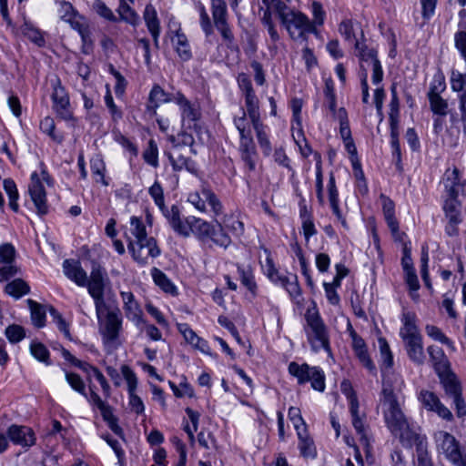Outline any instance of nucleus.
Here are the masks:
<instances>
[{"label":"nucleus","instance_id":"f257e3e1","mask_svg":"<svg viewBox=\"0 0 466 466\" xmlns=\"http://www.w3.org/2000/svg\"><path fill=\"white\" fill-rule=\"evenodd\" d=\"M385 422L390 432L400 439L409 433V422L403 414L395 394L392 392L390 380L384 382L380 403Z\"/></svg>","mask_w":466,"mask_h":466},{"label":"nucleus","instance_id":"f03ea898","mask_svg":"<svg viewBox=\"0 0 466 466\" xmlns=\"http://www.w3.org/2000/svg\"><path fill=\"white\" fill-rule=\"evenodd\" d=\"M305 319L304 330L312 350H324L330 353L328 329L321 319L316 306L307 309Z\"/></svg>","mask_w":466,"mask_h":466},{"label":"nucleus","instance_id":"7ed1b4c3","mask_svg":"<svg viewBox=\"0 0 466 466\" xmlns=\"http://www.w3.org/2000/svg\"><path fill=\"white\" fill-rule=\"evenodd\" d=\"M436 450L454 466H466V453L462 451L460 441L445 431H438L433 434Z\"/></svg>","mask_w":466,"mask_h":466},{"label":"nucleus","instance_id":"20e7f679","mask_svg":"<svg viewBox=\"0 0 466 466\" xmlns=\"http://www.w3.org/2000/svg\"><path fill=\"white\" fill-rule=\"evenodd\" d=\"M109 283L106 271L97 263H93L89 279L86 277V282L84 287L87 288L88 293L95 301L96 316L104 312L106 306L104 299V293L106 285Z\"/></svg>","mask_w":466,"mask_h":466},{"label":"nucleus","instance_id":"39448f33","mask_svg":"<svg viewBox=\"0 0 466 466\" xmlns=\"http://www.w3.org/2000/svg\"><path fill=\"white\" fill-rule=\"evenodd\" d=\"M60 18L76 30L83 41V49L88 53L92 46L87 22L79 15L68 2L60 3Z\"/></svg>","mask_w":466,"mask_h":466},{"label":"nucleus","instance_id":"423d86ee","mask_svg":"<svg viewBox=\"0 0 466 466\" xmlns=\"http://www.w3.org/2000/svg\"><path fill=\"white\" fill-rule=\"evenodd\" d=\"M282 25L295 40L306 39L309 33H316V28L309 17L299 11L289 10L282 15Z\"/></svg>","mask_w":466,"mask_h":466},{"label":"nucleus","instance_id":"0eeeda50","mask_svg":"<svg viewBox=\"0 0 466 466\" xmlns=\"http://www.w3.org/2000/svg\"><path fill=\"white\" fill-rule=\"evenodd\" d=\"M289 371L297 378L299 384L311 381V386L314 390L319 391L325 390V376L320 369L310 367L306 363L299 365L296 362H291L289 365Z\"/></svg>","mask_w":466,"mask_h":466},{"label":"nucleus","instance_id":"6e6552de","mask_svg":"<svg viewBox=\"0 0 466 466\" xmlns=\"http://www.w3.org/2000/svg\"><path fill=\"white\" fill-rule=\"evenodd\" d=\"M99 323V332L103 341L106 345H115L122 329V317L118 309L107 311L103 318V312L100 317L97 316Z\"/></svg>","mask_w":466,"mask_h":466},{"label":"nucleus","instance_id":"1a4fd4ad","mask_svg":"<svg viewBox=\"0 0 466 466\" xmlns=\"http://www.w3.org/2000/svg\"><path fill=\"white\" fill-rule=\"evenodd\" d=\"M125 237L127 240V248L130 251L132 258L137 263L145 265L147 263L149 258H156L159 256L160 249L157 245L154 238L148 237L143 241H132V238L125 232Z\"/></svg>","mask_w":466,"mask_h":466},{"label":"nucleus","instance_id":"9d476101","mask_svg":"<svg viewBox=\"0 0 466 466\" xmlns=\"http://www.w3.org/2000/svg\"><path fill=\"white\" fill-rule=\"evenodd\" d=\"M42 181L48 183V175L45 170L38 174L36 171L31 174V182L28 192L39 215H46L48 211L46 191Z\"/></svg>","mask_w":466,"mask_h":466},{"label":"nucleus","instance_id":"9b49d317","mask_svg":"<svg viewBox=\"0 0 466 466\" xmlns=\"http://www.w3.org/2000/svg\"><path fill=\"white\" fill-rule=\"evenodd\" d=\"M212 18L216 28L220 32L223 39L231 44L234 35L228 23V8L224 0H210Z\"/></svg>","mask_w":466,"mask_h":466},{"label":"nucleus","instance_id":"f8f14e48","mask_svg":"<svg viewBox=\"0 0 466 466\" xmlns=\"http://www.w3.org/2000/svg\"><path fill=\"white\" fill-rule=\"evenodd\" d=\"M187 200L200 211H205L206 202H208L215 215L222 212V205L217 196L207 187L188 195Z\"/></svg>","mask_w":466,"mask_h":466},{"label":"nucleus","instance_id":"ddd939ff","mask_svg":"<svg viewBox=\"0 0 466 466\" xmlns=\"http://www.w3.org/2000/svg\"><path fill=\"white\" fill-rule=\"evenodd\" d=\"M418 399L427 410L435 412L440 418L447 421L453 420L451 411L441 403V400L434 392L422 390L420 391Z\"/></svg>","mask_w":466,"mask_h":466},{"label":"nucleus","instance_id":"4468645a","mask_svg":"<svg viewBox=\"0 0 466 466\" xmlns=\"http://www.w3.org/2000/svg\"><path fill=\"white\" fill-rule=\"evenodd\" d=\"M445 89V84L441 79L435 80L428 93V98L431 111L438 116H444L447 115L448 103L441 96V93Z\"/></svg>","mask_w":466,"mask_h":466},{"label":"nucleus","instance_id":"2eb2a0df","mask_svg":"<svg viewBox=\"0 0 466 466\" xmlns=\"http://www.w3.org/2000/svg\"><path fill=\"white\" fill-rule=\"evenodd\" d=\"M120 296L126 317L134 322L137 327L145 324L143 311L138 302L135 299L134 294L131 291H121Z\"/></svg>","mask_w":466,"mask_h":466},{"label":"nucleus","instance_id":"dca6fc26","mask_svg":"<svg viewBox=\"0 0 466 466\" xmlns=\"http://www.w3.org/2000/svg\"><path fill=\"white\" fill-rule=\"evenodd\" d=\"M174 101L179 106L182 116V126H187V128H192L196 126V121L199 117L198 109L192 105L181 93H177L174 96Z\"/></svg>","mask_w":466,"mask_h":466},{"label":"nucleus","instance_id":"f3484780","mask_svg":"<svg viewBox=\"0 0 466 466\" xmlns=\"http://www.w3.org/2000/svg\"><path fill=\"white\" fill-rule=\"evenodd\" d=\"M9 439L17 445L30 447L35 444V437L33 430L26 426L12 425L8 429Z\"/></svg>","mask_w":466,"mask_h":466},{"label":"nucleus","instance_id":"a211bd4d","mask_svg":"<svg viewBox=\"0 0 466 466\" xmlns=\"http://www.w3.org/2000/svg\"><path fill=\"white\" fill-rule=\"evenodd\" d=\"M427 352L437 375L451 370V363L441 348L431 345L427 348Z\"/></svg>","mask_w":466,"mask_h":466},{"label":"nucleus","instance_id":"6ab92c4d","mask_svg":"<svg viewBox=\"0 0 466 466\" xmlns=\"http://www.w3.org/2000/svg\"><path fill=\"white\" fill-rule=\"evenodd\" d=\"M177 329L183 335L185 340L189 343L196 350H200L201 352L211 355L210 348L208 342L198 337L197 333L190 329V327L187 323H178Z\"/></svg>","mask_w":466,"mask_h":466},{"label":"nucleus","instance_id":"aec40b11","mask_svg":"<svg viewBox=\"0 0 466 466\" xmlns=\"http://www.w3.org/2000/svg\"><path fill=\"white\" fill-rule=\"evenodd\" d=\"M64 274L77 286L84 287L86 282V273L78 260L66 259L63 263Z\"/></svg>","mask_w":466,"mask_h":466},{"label":"nucleus","instance_id":"412c9836","mask_svg":"<svg viewBox=\"0 0 466 466\" xmlns=\"http://www.w3.org/2000/svg\"><path fill=\"white\" fill-rule=\"evenodd\" d=\"M402 327L400 330V336L403 341L421 337L416 325V315L410 311H404L401 318Z\"/></svg>","mask_w":466,"mask_h":466},{"label":"nucleus","instance_id":"4be33fe9","mask_svg":"<svg viewBox=\"0 0 466 466\" xmlns=\"http://www.w3.org/2000/svg\"><path fill=\"white\" fill-rule=\"evenodd\" d=\"M404 345L410 360L417 365H423L425 362V354L422 345V337L405 340Z\"/></svg>","mask_w":466,"mask_h":466},{"label":"nucleus","instance_id":"5701e85b","mask_svg":"<svg viewBox=\"0 0 466 466\" xmlns=\"http://www.w3.org/2000/svg\"><path fill=\"white\" fill-rule=\"evenodd\" d=\"M446 395L455 397L461 394V386L456 375L451 370L438 375Z\"/></svg>","mask_w":466,"mask_h":466},{"label":"nucleus","instance_id":"b1692460","mask_svg":"<svg viewBox=\"0 0 466 466\" xmlns=\"http://www.w3.org/2000/svg\"><path fill=\"white\" fill-rule=\"evenodd\" d=\"M167 219L172 228L183 237H188L191 233V224L189 223V218L185 221L181 220L179 217V210L176 206L171 208L170 212L167 215Z\"/></svg>","mask_w":466,"mask_h":466},{"label":"nucleus","instance_id":"393cba45","mask_svg":"<svg viewBox=\"0 0 466 466\" xmlns=\"http://www.w3.org/2000/svg\"><path fill=\"white\" fill-rule=\"evenodd\" d=\"M382 204L383 214L386 219V222L391 231V233L395 236L399 234V223L395 218V206L394 202L388 198L387 196L381 194L380 197Z\"/></svg>","mask_w":466,"mask_h":466},{"label":"nucleus","instance_id":"a878e982","mask_svg":"<svg viewBox=\"0 0 466 466\" xmlns=\"http://www.w3.org/2000/svg\"><path fill=\"white\" fill-rule=\"evenodd\" d=\"M171 41L181 59L187 61L191 57L188 40L186 35L181 32L180 27L176 30L175 35L171 37Z\"/></svg>","mask_w":466,"mask_h":466},{"label":"nucleus","instance_id":"bb28decb","mask_svg":"<svg viewBox=\"0 0 466 466\" xmlns=\"http://www.w3.org/2000/svg\"><path fill=\"white\" fill-rule=\"evenodd\" d=\"M171 100H174V96L172 97L170 94L166 93L160 86L155 85L149 94L147 109L156 114V109L160 104Z\"/></svg>","mask_w":466,"mask_h":466},{"label":"nucleus","instance_id":"cd10ccee","mask_svg":"<svg viewBox=\"0 0 466 466\" xmlns=\"http://www.w3.org/2000/svg\"><path fill=\"white\" fill-rule=\"evenodd\" d=\"M350 413L352 416V424L359 434H360L361 443L368 447L369 440L364 432V422L359 415V402L357 398L352 397L350 400Z\"/></svg>","mask_w":466,"mask_h":466},{"label":"nucleus","instance_id":"c85d7f7f","mask_svg":"<svg viewBox=\"0 0 466 466\" xmlns=\"http://www.w3.org/2000/svg\"><path fill=\"white\" fill-rule=\"evenodd\" d=\"M443 184L448 196H458L461 183L460 171L457 167L446 170L443 177Z\"/></svg>","mask_w":466,"mask_h":466},{"label":"nucleus","instance_id":"c756f323","mask_svg":"<svg viewBox=\"0 0 466 466\" xmlns=\"http://www.w3.org/2000/svg\"><path fill=\"white\" fill-rule=\"evenodd\" d=\"M144 19L148 28V31L152 35L154 41L157 44L159 35V22L157 16V12L151 5H147L144 11Z\"/></svg>","mask_w":466,"mask_h":466},{"label":"nucleus","instance_id":"7c9ffc66","mask_svg":"<svg viewBox=\"0 0 466 466\" xmlns=\"http://www.w3.org/2000/svg\"><path fill=\"white\" fill-rule=\"evenodd\" d=\"M189 223L191 224V233L195 234L199 239L206 240L211 236L213 226L208 222L201 218L189 217Z\"/></svg>","mask_w":466,"mask_h":466},{"label":"nucleus","instance_id":"2f4dec72","mask_svg":"<svg viewBox=\"0 0 466 466\" xmlns=\"http://www.w3.org/2000/svg\"><path fill=\"white\" fill-rule=\"evenodd\" d=\"M457 198L458 196H449L443 206L446 218L452 222H461V202Z\"/></svg>","mask_w":466,"mask_h":466},{"label":"nucleus","instance_id":"473e14b6","mask_svg":"<svg viewBox=\"0 0 466 466\" xmlns=\"http://www.w3.org/2000/svg\"><path fill=\"white\" fill-rule=\"evenodd\" d=\"M127 233L132 238V241L140 242L148 238L143 221L137 217L130 218V228Z\"/></svg>","mask_w":466,"mask_h":466},{"label":"nucleus","instance_id":"72a5a7b5","mask_svg":"<svg viewBox=\"0 0 466 466\" xmlns=\"http://www.w3.org/2000/svg\"><path fill=\"white\" fill-rule=\"evenodd\" d=\"M151 275L156 285H157L164 292L170 294H175L177 292L175 285L160 269L153 268Z\"/></svg>","mask_w":466,"mask_h":466},{"label":"nucleus","instance_id":"f704fd0d","mask_svg":"<svg viewBox=\"0 0 466 466\" xmlns=\"http://www.w3.org/2000/svg\"><path fill=\"white\" fill-rule=\"evenodd\" d=\"M241 156L249 171L255 170L256 167V149L253 140L246 139L245 144L240 145Z\"/></svg>","mask_w":466,"mask_h":466},{"label":"nucleus","instance_id":"c9c22d12","mask_svg":"<svg viewBox=\"0 0 466 466\" xmlns=\"http://www.w3.org/2000/svg\"><path fill=\"white\" fill-rule=\"evenodd\" d=\"M27 304L33 324L37 328L44 327L46 324V310L44 307L32 299H27Z\"/></svg>","mask_w":466,"mask_h":466},{"label":"nucleus","instance_id":"e433bc0d","mask_svg":"<svg viewBox=\"0 0 466 466\" xmlns=\"http://www.w3.org/2000/svg\"><path fill=\"white\" fill-rule=\"evenodd\" d=\"M3 187L9 198V206L15 211L17 212L19 206L17 200L19 198L18 190L15 181L11 178H5L3 181Z\"/></svg>","mask_w":466,"mask_h":466},{"label":"nucleus","instance_id":"4c0bfd02","mask_svg":"<svg viewBox=\"0 0 466 466\" xmlns=\"http://www.w3.org/2000/svg\"><path fill=\"white\" fill-rule=\"evenodd\" d=\"M245 102L248 115L253 123L260 121V115L258 110V100L254 93L245 95Z\"/></svg>","mask_w":466,"mask_h":466},{"label":"nucleus","instance_id":"58836bf2","mask_svg":"<svg viewBox=\"0 0 466 466\" xmlns=\"http://www.w3.org/2000/svg\"><path fill=\"white\" fill-rule=\"evenodd\" d=\"M5 290L8 295L15 299H19L29 292V287L23 279H16L8 283L5 286Z\"/></svg>","mask_w":466,"mask_h":466},{"label":"nucleus","instance_id":"ea45409f","mask_svg":"<svg viewBox=\"0 0 466 466\" xmlns=\"http://www.w3.org/2000/svg\"><path fill=\"white\" fill-rule=\"evenodd\" d=\"M117 12L121 20L132 25H137L138 24V15L124 0H120Z\"/></svg>","mask_w":466,"mask_h":466},{"label":"nucleus","instance_id":"a19ab883","mask_svg":"<svg viewBox=\"0 0 466 466\" xmlns=\"http://www.w3.org/2000/svg\"><path fill=\"white\" fill-rule=\"evenodd\" d=\"M334 117L339 121V134L343 141L352 138L348 119V114L345 108H339Z\"/></svg>","mask_w":466,"mask_h":466},{"label":"nucleus","instance_id":"79ce46f5","mask_svg":"<svg viewBox=\"0 0 466 466\" xmlns=\"http://www.w3.org/2000/svg\"><path fill=\"white\" fill-rule=\"evenodd\" d=\"M425 330L429 337L448 346L451 350H455L452 341L437 326L428 324L425 327Z\"/></svg>","mask_w":466,"mask_h":466},{"label":"nucleus","instance_id":"37998d69","mask_svg":"<svg viewBox=\"0 0 466 466\" xmlns=\"http://www.w3.org/2000/svg\"><path fill=\"white\" fill-rule=\"evenodd\" d=\"M299 450L303 456H314L316 453V449L313 443V441L308 436L306 429L304 431H299Z\"/></svg>","mask_w":466,"mask_h":466},{"label":"nucleus","instance_id":"c03bdc74","mask_svg":"<svg viewBox=\"0 0 466 466\" xmlns=\"http://www.w3.org/2000/svg\"><path fill=\"white\" fill-rule=\"evenodd\" d=\"M22 34L26 36L29 40L41 46L44 45V37L41 32L36 29L32 24L25 22L21 26Z\"/></svg>","mask_w":466,"mask_h":466},{"label":"nucleus","instance_id":"a18cd8bd","mask_svg":"<svg viewBox=\"0 0 466 466\" xmlns=\"http://www.w3.org/2000/svg\"><path fill=\"white\" fill-rule=\"evenodd\" d=\"M252 125L256 131L258 141L263 149L264 155L268 156L271 151V147L270 142L263 130V124L261 123V121H259L257 123H253Z\"/></svg>","mask_w":466,"mask_h":466},{"label":"nucleus","instance_id":"49530a36","mask_svg":"<svg viewBox=\"0 0 466 466\" xmlns=\"http://www.w3.org/2000/svg\"><path fill=\"white\" fill-rule=\"evenodd\" d=\"M145 161L154 167L158 166V150L157 146L154 140L148 142L147 149L143 153Z\"/></svg>","mask_w":466,"mask_h":466},{"label":"nucleus","instance_id":"de8ad7c7","mask_svg":"<svg viewBox=\"0 0 466 466\" xmlns=\"http://www.w3.org/2000/svg\"><path fill=\"white\" fill-rule=\"evenodd\" d=\"M167 157L174 170L179 171L183 168H188V158L179 154L177 149L174 152L167 153Z\"/></svg>","mask_w":466,"mask_h":466},{"label":"nucleus","instance_id":"09e8293b","mask_svg":"<svg viewBox=\"0 0 466 466\" xmlns=\"http://www.w3.org/2000/svg\"><path fill=\"white\" fill-rule=\"evenodd\" d=\"M379 348L382 359L383 365L390 369L393 364V358L387 340L384 338L378 339Z\"/></svg>","mask_w":466,"mask_h":466},{"label":"nucleus","instance_id":"8fccbe9b","mask_svg":"<svg viewBox=\"0 0 466 466\" xmlns=\"http://www.w3.org/2000/svg\"><path fill=\"white\" fill-rule=\"evenodd\" d=\"M218 230H216L214 228H212L211 236H209L208 238H210L216 245L227 248L231 243V239L228 234L224 232L220 224H218Z\"/></svg>","mask_w":466,"mask_h":466},{"label":"nucleus","instance_id":"3c124183","mask_svg":"<svg viewBox=\"0 0 466 466\" xmlns=\"http://www.w3.org/2000/svg\"><path fill=\"white\" fill-rule=\"evenodd\" d=\"M339 32L344 36L345 40L350 43L355 44V42L358 41L353 31V23L350 19H345L340 22L339 25Z\"/></svg>","mask_w":466,"mask_h":466},{"label":"nucleus","instance_id":"603ef678","mask_svg":"<svg viewBox=\"0 0 466 466\" xmlns=\"http://www.w3.org/2000/svg\"><path fill=\"white\" fill-rule=\"evenodd\" d=\"M235 125L239 131L241 144H245L246 139L253 140L251 137L250 130L248 128V122L246 120L245 112L242 113V116L235 118Z\"/></svg>","mask_w":466,"mask_h":466},{"label":"nucleus","instance_id":"864d4df0","mask_svg":"<svg viewBox=\"0 0 466 466\" xmlns=\"http://www.w3.org/2000/svg\"><path fill=\"white\" fill-rule=\"evenodd\" d=\"M5 336L11 343H17L25 338V333L23 327L14 324L5 329Z\"/></svg>","mask_w":466,"mask_h":466},{"label":"nucleus","instance_id":"5fc2aeb1","mask_svg":"<svg viewBox=\"0 0 466 466\" xmlns=\"http://www.w3.org/2000/svg\"><path fill=\"white\" fill-rule=\"evenodd\" d=\"M30 351L36 360L45 362L46 364H49V352L42 343L33 342L30 346Z\"/></svg>","mask_w":466,"mask_h":466},{"label":"nucleus","instance_id":"6e6d98bb","mask_svg":"<svg viewBox=\"0 0 466 466\" xmlns=\"http://www.w3.org/2000/svg\"><path fill=\"white\" fill-rule=\"evenodd\" d=\"M355 48L358 50V56L362 61L368 62L370 60V63L373 64L374 60H379L377 58V53L374 49H369L366 46L361 45L359 41L355 42Z\"/></svg>","mask_w":466,"mask_h":466},{"label":"nucleus","instance_id":"4d7b16f0","mask_svg":"<svg viewBox=\"0 0 466 466\" xmlns=\"http://www.w3.org/2000/svg\"><path fill=\"white\" fill-rule=\"evenodd\" d=\"M67 106H69V97L67 94H60V118L71 122L72 126H74L75 118L73 116V112L66 107Z\"/></svg>","mask_w":466,"mask_h":466},{"label":"nucleus","instance_id":"13d9d810","mask_svg":"<svg viewBox=\"0 0 466 466\" xmlns=\"http://www.w3.org/2000/svg\"><path fill=\"white\" fill-rule=\"evenodd\" d=\"M406 283L410 290V296L413 299H418L419 294L417 293L420 289L418 277L414 270L405 271Z\"/></svg>","mask_w":466,"mask_h":466},{"label":"nucleus","instance_id":"bf43d9fd","mask_svg":"<svg viewBox=\"0 0 466 466\" xmlns=\"http://www.w3.org/2000/svg\"><path fill=\"white\" fill-rule=\"evenodd\" d=\"M56 121L53 117H50V116H46L45 118H43L40 122V130L47 135L50 138H52L53 140H56Z\"/></svg>","mask_w":466,"mask_h":466},{"label":"nucleus","instance_id":"052dcab7","mask_svg":"<svg viewBox=\"0 0 466 466\" xmlns=\"http://www.w3.org/2000/svg\"><path fill=\"white\" fill-rule=\"evenodd\" d=\"M279 284L284 287L291 297L296 298L300 295V288L296 277L292 279L284 277Z\"/></svg>","mask_w":466,"mask_h":466},{"label":"nucleus","instance_id":"680f3d73","mask_svg":"<svg viewBox=\"0 0 466 466\" xmlns=\"http://www.w3.org/2000/svg\"><path fill=\"white\" fill-rule=\"evenodd\" d=\"M66 379L72 389L83 395H86L85 383L79 375L72 372H66Z\"/></svg>","mask_w":466,"mask_h":466},{"label":"nucleus","instance_id":"e2e57ef3","mask_svg":"<svg viewBox=\"0 0 466 466\" xmlns=\"http://www.w3.org/2000/svg\"><path fill=\"white\" fill-rule=\"evenodd\" d=\"M149 194L153 198L155 203L161 210L165 208L163 188L158 182H155L149 187Z\"/></svg>","mask_w":466,"mask_h":466},{"label":"nucleus","instance_id":"0e129e2a","mask_svg":"<svg viewBox=\"0 0 466 466\" xmlns=\"http://www.w3.org/2000/svg\"><path fill=\"white\" fill-rule=\"evenodd\" d=\"M264 268L268 278L277 284H279L281 281V279L285 277L279 275V271L275 268L272 258L269 257L266 258Z\"/></svg>","mask_w":466,"mask_h":466},{"label":"nucleus","instance_id":"69168bd1","mask_svg":"<svg viewBox=\"0 0 466 466\" xmlns=\"http://www.w3.org/2000/svg\"><path fill=\"white\" fill-rule=\"evenodd\" d=\"M99 410L101 412L103 419L108 422L111 430L116 433H118L121 430L116 425V419L114 417L110 406L106 404L104 407L100 408Z\"/></svg>","mask_w":466,"mask_h":466},{"label":"nucleus","instance_id":"338daca9","mask_svg":"<svg viewBox=\"0 0 466 466\" xmlns=\"http://www.w3.org/2000/svg\"><path fill=\"white\" fill-rule=\"evenodd\" d=\"M15 254L13 245L5 243L0 246V262L12 264Z\"/></svg>","mask_w":466,"mask_h":466},{"label":"nucleus","instance_id":"774afa93","mask_svg":"<svg viewBox=\"0 0 466 466\" xmlns=\"http://www.w3.org/2000/svg\"><path fill=\"white\" fill-rule=\"evenodd\" d=\"M451 89L455 92H461L466 86V74L452 71L451 76Z\"/></svg>","mask_w":466,"mask_h":466}]
</instances>
